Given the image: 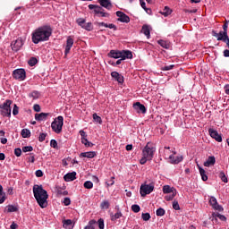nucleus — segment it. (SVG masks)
<instances>
[{
  "label": "nucleus",
  "mask_w": 229,
  "mask_h": 229,
  "mask_svg": "<svg viewBox=\"0 0 229 229\" xmlns=\"http://www.w3.org/2000/svg\"><path fill=\"white\" fill-rule=\"evenodd\" d=\"M218 176L222 180V182H224V183H228V177H226L225 172H220Z\"/></svg>",
  "instance_id": "obj_45"
},
{
  "label": "nucleus",
  "mask_w": 229,
  "mask_h": 229,
  "mask_svg": "<svg viewBox=\"0 0 229 229\" xmlns=\"http://www.w3.org/2000/svg\"><path fill=\"white\" fill-rule=\"evenodd\" d=\"M111 76H112V78L116 80V81H118V83H124V77H123V75H121L119 72H112Z\"/></svg>",
  "instance_id": "obj_18"
},
{
  "label": "nucleus",
  "mask_w": 229,
  "mask_h": 229,
  "mask_svg": "<svg viewBox=\"0 0 229 229\" xmlns=\"http://www.w3.org/2000/svg\"><path fill=\"white\" fill-rule=\"evenodd\" d=\"M176 155V152H173V154H171L169 156V162L170 164H180V162H182L183 161V156H174Z\"/></svg>",
  "instance_id": "obj_14"
},
{
  "label": "nucleus",
  "mask_w": 229,
  "mask_h": 229,
  "mask_svg": "<svg viewBox=\"0 0 229 229\" xmlns=\"http://www.w3.org/2000/svg\"><path fill=\"white\" fill-rule=\"evenodd\" d=\"M140 3L141 8H143V10L147 12V13L148 12H151V9L146 8V2H144V0H140Z\"/></svg>",
  "instance_id": "obj_54"
},
{
  "label": "nucleus",
  "mask_w": 229,
  "mask_h": 229,
  "mask_svg": "<svg viewBox=\"0 0 229 229\" xmlns=\"http://www.w3.org/2000/svg\"><path fill=\"white\" fill-rule=\"evenodd\" d=\"M133 108L134 110H136L138 114H146V112H148V109H146V106L140 104V102L134 103Z\"/></svg>",
  "instance_id": "obj_16"
},
{
  "label": "nucleus",
  "mask_w": 229,
  "mask_h": 229,
  "mask_svg": "<svg viewBox=\"0 0 229 229\" xmlns=\"http://www.w3.org/2000/svg\"><path fill=\"white\" fill-rule=\"evenodd\" d=\"M131 210L135 214H139V212H140V206H139L137 204H134V205L131 206Z\"/></svg>",
  "instance_id": "obj_48"
},
{
  "label": "nucleus",
  "mask_w": 229,
  "mask_h": 229,
  "mask_svg": "<svg viewBox=\"0 0 229 229\" xmlns=\"http://www.w3.org/2000/svg\"><path fill=\"white\" fill-rule=\"evenodd\" d=\"M171 153H174L171 150V147H165V149H164L165 158H168L169 159V157H171V155H172Z\"/></svg>",
  "instance_id": "obj_35"
},
{
  "label": "nucleus",
  "mask_w": 229,
  "mask_h": 229,
  "mask_svg": "<svg viewBox=\"0 0 229 229\" xmlns=\"http://www.w3.org/2000/svg\"><path fill=\"white\" fill-rule=\"evenodd\" d=\"M89 10H94L95 15H98V17H110V14L108 13H105L103 7L98 4H89Z\"/></svg>",
  "instance_id": "obj_7"
},
{
  "label": "nucleus",
  "mask_w": 229,
  "mask_h": 229,
  "mask_svg": "<svg viewBox=\"0 0 229 229\" xmlns=\"http://www.w3.org/2000/svg\"><path fill=\"white\" fill-rule=\"evenodd\" d=\"M76 22L81 26V28H83V26H85V19L83 18L77 19Z\"/></svg>",
  "instance_id": "obj_52"
},
{
  "label": "nucleus",
  "mask_w": 229,
  "mask_h": 229,
  "mask_svg": "<svg viewBox=\"0 0 229 229\" xmlns=\"http://www.w3.org/2000/svg\"><path fill=\"white\" fill-rule=\"evenodd\" d=\"M209 205L214 210H217V212H223V210H225V208H223V206L217 203V199H216V197L209 198Z\"/></svg>",
  "instance_id": "obj_10"
},
{
  "label": "nucleus",
  "mask_w": 229,
  "mask_h": 229,
  "mask_svg": "<svg viewBox=\"0 0 229 229\" xmlns=\"http://www.w3.org/2000/svg\"><path fill=\"white\" fill-rule=\"evenodd\" d=\"M100 208H102V210H108V208H110V201L103 200L100 203Z\"/></svg>",
  "instance_id": "obj_33"
},
{
  "label": "nucleus",
  "mask_w": 229,
  "mask_h": 229,
  "mask_svg": "<svg viewBox=\"0 0 229 229\" xmlns=\"http://www.w3.org/2000/svg\"><path fill=\"white\" fill-rule=\"evenodd\" d=\"M82 29L86 30V31H92V30H94V25H92V22L84 23Z\"/></svg>",
  "instance_id": "obj_39"
},
{
  "label": "nucleus",
  "mask_w": 229,
  "mask_h": 229,
  "mask_svg": "<svg viewBox=\"0 0 229 229\" xmlns=\"http://www.w3.org/2000/svg\"><path fill=\"white\" fill-rule=\"evenodd\" d=\"M107 56L109 58H122L123 57V52L121 50H111L108 54Z\"/></svg>",
  "instance_id": "obj_17"
},
{
  "label": "nucleus",
  "mask_w": 229,
  "mask_h": 229,
  "mask_svg": "<svg viewBox=\"0 0 229 229\" xmlns=\"http://www.w3.org/2000/svg\"><path fill=\"white\" fill-rule=\"evenodd\" d=\"M172 69H174V64L161 67V71H172Z\"/></svg>",
  "instance_id": "obj_56"
},
{
  "label": "nucleus",
  "mask_w": 229,
  "mask_h": 229,
  "mask_svg": "<svg viewBox=\"0 0 229 229\" xmlns=\"http://www.w3.org/2000/svg\"><path fill=\"white\" fill-rule=\"evenodd\" d=\"M223 31L228 33V21H225L223 25Z\"/></svg>",
  "instance_id": "obj_64"
},
{
  "label": "nucleus",
  "mask_w": 229,
  "mask_h": 229,
  "mask_svg": "<svg viewBox=\"0 0 229 229\" xmlns=\"http://www.w3.org/2000/svg\"><path fill=\"white\" fill-rule=\"evenodd\" d=\"M50 146L51 148H54V149H58V142L56 141V140H51Z\"/></svg>",
  "instance_id": "obj_51"
},
{
  "label": "nucleus",
  "mask_w": 229,
  "mask_h": 229,
  "mask_svg": "<svg viewBox=\"0 0 229 229\" xmlns=\"http://www.w3.org/2000/svg\"><path fill=\"white\" fill-rule=\"evenodd\" d=\"M199 171L201 176V180L203 182H207V180H208V176L207 175V171H205V169H203L201 166H199Z\"/></svg>",
  "instance_id": "obj_29"
},
{
  "label": "nucleus",
  "mask_w": 229,
  "mask_h": 229,
  "mask_svg": "<svg viewBox=\"0 0 229 229\" xmlns=\"http://www.w3.org/2000/svg\"><path fill=\"white\" fill-rule=\"evenodd\" d=\"M29 98H32V99H38L40 98V92L33 90L29 94Z\"/></svg>",
  "instance_id": "obj_37"
},
{
  "label": "nucleus",
  "mask_w": 229,
  "mask_h": 229,
  "mask_svg": "<svg viewBox=\"0 0 229 229\" xmlns=\"http://www.w3.org/2000/svg\"><path fill=\"white\" fill-rule=\"evenodd\" d=\"M157 44H159L161 47H164V49H169V47H171V43L167 40L159 39L157 41Z\"/></svg>",
  "instance_id": "obj_27"
},
{
  "label": "nucleus",
  "mask_w": 229,
  "mask_h": 229,
  "mask_svg": "<svg viewBox=\"0 0 229 229\" xmlns=\"http://www.w3.org/2000/svg\"><path fill=\"white\" fill-rule=\"evenodd\" d=\"M98 223L99 229H105V220L103 218L98 219Z\"/></svg>",
  "instance_id": "obj_55"
},
{
  "label": "nucleus",
  "mask_w": 229,
  "mask_h": 229,
  "mask_svg": "<svg viewBox=\"0 0 229 229\" xmlns=\"http://www.w3.org/2000/svg\"><path fill=\"white\" fill-rule=\"evenodd\" d=\"M14 155H15L16 157H21V155H22V150H21L20 148H15V149H14Z\"/></svg>",
  "instance_id": "obj_63"
},
{
  "label": "nucleus",
  "mask_w": 229,
  "mask_h": 229,
  "mask_svg": "<svg viewBox=\"0 0 229 229\" xmlns=\"http://www.w3.org/2000/svg\"><path fill=\"white\" fill-rule=\"evenodd\" d=\"M13 115H19V106H17L15 104L13 108Z\"/></svg>",
  "instance_id": "obj_61"
},
{
  "label": "nucleus",
  "mask_w": 229,
  "mask_h": 229,
  "mask_svg": "<svg viewBox=\"0 0 229 229\" xmlns=\"http://www.w3.org/2000/svg\"><path fill=\"white\" fill-rule=\"evenodd\" d=\"M13 78L18 81H24L26 80V70L20 68L13 72Z\"/></svg>",
  "instance_id": "obj_8"
},
{
  "label": "nucleus",
  "mask_w": 229,
  "mask_h": 229,
  "mask_svg": "<svg viewBox=\"0 0 229 229\" xmlns=\"http://www.w3.org/2000/svg\"><path fill=\"white\" fill-rule=\"evenodd\" d=\"M173 208H174V210H180V204H178L177 200H174Z\"/></svg>",
  "instance_id": "obj_60"
},
{
  "label": "nucleus",
  "mask_w": 229,
  "mask_h": 229,
  "mask_svg": "<svg viewBox=\"0 0 229 229\" xmlns=\"http://www.w3.org/2000/svg\"><path fill=\"white\" fill-rule=\"evenodd\" d=\"M98 3L100 6H103V8H106L107 10H110L112 8V3L110 0H98Z\"/></svg>",
  "instance_id": "obj_25"
},
{
  "label": "nucleus",
  "mask_w": 229,
  "mask_h": 229,
  "mask_svg": "<svg viewBox=\"0 0 229 229\" xmlns=\"http://www.w3.org/2000/svg\"><path fill=\"white\" fill-rule=\"evenodd\" d=\"M174 191H176V189H174V188H173V187H171V186H169V185H165V186L163 187V192H164V194H171V193H174Z\"/></svg>",
  "instance_id": "obj_30"
},
{
  "label": "nucleus",
  "mask_w": 229,
  "mask_h": 229,
  "mask_svg": "<svg viewBox=\"0 0 229 229\" xmlns=\"http://www.w3.org/2000/svg\"><path fill=\"white\" fill-rule=\"evenodd\" d=\"M213 37H216V40H220L224 42L228 38V32H225L221 30L219 33H217L216 30L212 31Z\"/></svg>",
  "instance_id": "obj_12"
},
{
  "label": "nucleus",
  "mask_w": 229,
  "mask_h": 229,
  "mask_svg": "<svg viewBox=\"0 0 229 229\" xmlns=\"http://www.w3.org/2000/svg\"><path fill=\"white\" fill-rule=\"evenodd\" d=\"M141 31L142 33H144L145 36H147V38H149V37H151V29H149V26L143 25Z\"/></svg>",
  "instance_id": "obj_28"
},
{
  "label": "nucleus",
  "mask_w": 229,
  "mask_h": 229,
  "mask_svg": "<svg viewBox=\"0 0 229 229\" xmlns=\"http://www.w3.org/2000/svg\"><path fill=\"white\" fill-rule=\"evenodd\" d=\"M21 135L23 139H30L31 137V131L29 129H22Z\"/></svg>",
  "instance_id": "obj_31"
},
{
  "label": "nucleus",
  "mask_w": 229,
  "mask_h": 229,
  "mask_svg": "<svg viewBox=\"0 0 229 229\" xmlns=\"http://www.w3.org/2000/svg\"><path fill=\"white\" fill-rule=\"evenodd\" d=\"M80 133L81 135V143L86 146V144L89 142V140H87V133L83 131H81Z\"/></svg>",
  "instance_id": "obj_38"
},
{
  "label": "nucleus",
  "mask_w": 229,
  "mask_h": 229,
  "mask_svg": "<svg viewBox=\"0 0 229 229\" xmlns=\"http://www.w3.org/2000/svg\"><path fill=\"white\" fill-rule=\"evenodd\" d=\"M37 64H38V60L37 59V57H30L28 61V64L30 65V67H35Z\"/></svg>",
  "instance_id": "obj_36"
},
{
  "label": "nucleus",
  "mask_w": 229,
  "mask_h": 229,
  "mask_svg": "<svg viewBox=\"0 0 229 229\" xmlns=\"http://www.w3.org/2000/svg\"><path fill=\"white\" fill-rule=\"evenodd\" d=\"M13 102L10 99L5 100L0 105V114L3 117H12V104Z\"/></svg>",
  "instance_id": "obj_4"
},
{
  "label": "nucleus",
  "mask_w": 229,
  "mask_h": 229,
  "mask_svg": "<svg viewBox=\"0 0 229 229\" xmlns=\"http://www.w3.org/2000/svg\"><path fill=\"white\" fill-rule=\"evenodd\" d=\"M176 197V191H174L171 195H166L165 197V201H173L174 198Z\"/></svg>",
  "instance_id": "obj_44"
},
{
  "label": "nucleus",
  "mask_w": 229,
  "mask_h": 229,
  "mask_svg": "<svg viewBox=\"0 0 229 229\" xmlns=\"http://www.w3.org/2000/svg\"><path fill=\"white\" fill-rule=\"evenodd\" d=\"M56 195L57 196H68L69 191L62 190V188H57L56 190Z\"/></svg>",
  "instance_id": "obj_40"
},
{
  "label": "nucleus",
  "mask_w": 229,
  "mask_h": 229,
  "mask_svg": "<svg viewBox=\"0 0 229 229\" xmlns=\"http://www.w3.org/2000/svg\"><path fill=\"white\" fill-rule=\"evenodd\" d=\"M6 210H7V212H17V210H19V208L13 205H9L6 207Z\"/></svg>",
  "instance_id": "obj_46"
},
{
  "label": "nucleus",
  "mask_w": 229,
  "mask_h": 229,
  "mask_svg": "<svg viewBox=\"0 0 229 229\" xmlns=\"http://www.w3.org/2000/svg\"><path fill=\"white\" fill-rule=\"evenodd\" d=\"M156 216H157L158 217H162V216H165V209L162 208H157L156 211Z\"/></svg>",
  "instance_id": "obj_42"
},
{
  "label": "nucleus",
  "mask_w": 229,
  "mask_h": 229,
  "mask_svg": "<svg viewBox=\"0 0 229 229\" xmlns=\"http://www.w3.org/2000/svg\"><path fill=\"white\" fill-rule=\"evenodd\" d=\"M22 151H23V153H28L30 151H33V147H31V146L23 147Z\"/></svg>",
  "instance_id": "obj_57"
},
{
  "label": "nucleus",
  "mask_w": 229,
  "mask_h": 229,
  "mask_svg": "<svg viewBox=\"0 0 229 229\" xmlns=\"http://www.w3.org/2000/svg\"><path fill=\"white\" fill-rule=\"evenodd\" d=\"M208 133L212 139L216 140V142H223V136H221L217 131L210 128L208 129Z\"/></svg>",
  "instance_id": "obj_13"
},
{
  "label": "nucleus",
  "mask_w": 229,
  "mask_h": 229,
  "mask_svg": "<svg viewBox=\"0 0 229 229\" xmlns=\"http://www.w3.org/2000/svg\"><path fill=\"white\" fill-rule=\"evenodd\" d=\"M121 217H123V213L117 211L114 215H111V221H117V219H121Z\"/></svg>",
  "instance_id": "obj_34"
},
{
  "label": "nucleus",
  "mask_w": 229,
  "mask_h": 229,
  "mask_svg": "<svg viewBox=\"0 0 229 229\" xmlns=\"http://www.w3.org/2000/svg\"><path fill=\"white\" fill-rule=\"evenodd\" d=\"M123 60H124V59L121 58V59L117 60L116 63H112V61H109V64L114 65V66L121 65L123 64Z\"/></svg>",
  "instance_id": "obj_59"
},
{
  "label": "nucleus",
  "mask_w": 229,
  "mask_h": 229,
  "mask_svg": "<svg viewBox=\"0 0 229 229\" xmlns=\"http://www.w3.org/2000/svg\"><path fill=\"white\" fill-rule=\"evenodd\" d=\"M93 120L95 123H98V124H103V119H101V116L98 115V114H93Z\"/></svg>",
  "instance_id": "obj_41"
},
{
  "label": "nucleus",
  "mask_w": 229,
  "mask_h": 229,
  "mask_svg": "<svg viewBox=\"0 0 229 229\" xmlns=\"http://www.w3.org/2000/svg\"><path fill=\"white\" fill-rule=\"evenodd\" d=\"M98 26H104V28H109V30H114V31L117 30V26L114 23H105V22H97Z\"/></svg>",
  "instance_id": "obj_23"
},
{
  "label": "nucleus",
  "mask_w": 229,
  "mask_h": 229,
  "mask_svg": "<svg viewBox=\"0 0 229 229\" xmlns=\"http://www.w3.org/2000/svg\"><path fill=\"white\" fill-rule=\"evenodd\" d=\"M51 128L55 133H62V128H64V116H57L52 122Z\"/></svg>",
  "instance_id": "obj_5"
},
{
  "label": "nucleus",
  "mask_w": 229,
  "mask_h": 229,
  "mask_svg": "<svg viewBox=\"0 0 229 229\" xmlns=\"http://www.w3.org/2000/svg\"><path fill=\"white\" fill-rule=\"evenodd\" d=\"M33 194L37 203L41 208H47V199L49 198V195L47 194V191L44 190L42 185L35 184L33 186Z\"/></svg>",
  "instance_id": "obj_2"
},
{
  "label": "nucleus",
  "mask_w": 229,
  "mask_h": 229,
  "mask_svg": "<svg viewBox=\"0 0 229 229\" xmlns=\"http://www.w3.org/2000/svg\"><path fill=\"white\" fill-rule=\"evenodd\" d=\"M155 151H157L155 144H153V142H148L142 150V158L140 160V164L144 165L148 160H153Z\"/></svg>",
  "instance_id": "obj_3"
},
{
  "label": "nucleus",
  "mask_w": 229,
  "mask_h": 229,
  "mask_svg": "<svg viewBox=\"0 0 229 229\" xmlns=\"http://www.w3.org/2000/svg\"><path fill=\"white\" fill-rule=\"evenodd\" d=\"M6 201V193L3 191V185L0 184V205Z\"/></svg>",
  "instance_id": "obj_32"
},
{
  "label": "nucleus",
  "mask_w": 229,
  "mask_h": 229,
  "mask_svg": "<svg viewBox=\"0 0 229 229\" xmlns=\"http://www.w3.org/2000/svg\"><path fill=\"white\" fill-rule=\"evenodd\" d=\"M49 115V113H40L35 114L36 121H46Z\"/></svg>",
  "instance_id": "obj_24"
},
{
  "label": "nucleus",
  "mask_w": 229,
  "mask_h": 229,
  "mask_svg": "<svg viewBox=\"0 0 229 229\" xmlns=\"http://www.w3.org/2000/svg\"><path fill=\"white\" fill-rule=\"evenodd\" d=\"M133 58V54L130 50H122V59L123 60H131Z\"/></svg>",
  "instance_id": "obj_21"
},
{
  "label": "nucleus",
  "mask_w": 229,
  "mask_h": 229,
  "mask_svg": "<svg viewBox=\"0 0 229 229\" xmlns=\"http://www.w3.org/2000/svg\"><path fill=\"white\" fill-rule=\"evenodd\" d=\"M216 164V157L210 156L208 157L207 161L204 162L205 167H210V165H214Z\"/></svg>",
  "instance_id": "obj_22"
},
{
  "label": "nucleus",
  "mask_w": 229,
  "mask_h": 229,
  "mask_svg": "<svg viewBox=\"0 0 229 229\" xmlns=\"http://www.w3.org/2000/svg\"><path fill=\"white\" fill-rule=\"evenodd\" d=\"M96 155V151L81 152L80 154V158H94Z\"/></svg>",
  "instance_id": "obj_19"
},
{
  "label": "nucleus",
  "mask_w": 229,
  "mask_h": 229,
  "mask_svg": "<svg viewBox=\"0 0 229 229\" xmlns=\"http://www.w3.org/2000/svg\"><path fill=\"white\" fill-rule=\"evenodd\" d=\"M46 137H47V133L41 132L38 137L39 142H44V140H46Z\"/></svg>",
  "instance_id": "obj_53"
},
{
  "label": "nucleus",
  "mask_w": 229,
  "mask_h": 229,
  "mask_svg": "<svg viewBox=\"0 0 229 229\" xmlns=\"http://www.w3.org/2000/svg\"><path fill=\"white\" fill-rule=\"evenodd\" d=\"M63 226H64V228H69V226H72V220H71V219L64 220Z\"/></svg>",
  "instance_id": "obj_43"
},
{
  "label": "nucleus",
  "mask_w": 229,
  "mask_h": 229,
  "mask_svg": "<svg viewBox=\"0 0 229 229\" xmlns=\"http://www.w3.org/2000/svg\"><path fill=\"white\" fill-rule=\"evenodd\" d=\"M53 35V29L49 25H43L36 29L31 34L33 44H40V42H47Z\"/></svg>",
  "instance_id": "obj_1"
},
{
  "label": "nucleus",
  "mask_w": 229,
  "mask_h": 229,
  "mask_svg": "<svg viewBox=\"0 0 229 229\" xmlns=\"http://www.w3.org/2000/svg\"><path fill=\"white\" fill-rule=\"evenodd\" d=\"M116 16L118 17L117 21L119 22H125V24L130 22V16L121 11L116 12Z\"/></svg>",
  "instance_id": "obj_15"
},
{
  "label": "nucleus",
  "mask_w": 229,
  "mask_h": 229,
  "mask_svg": "<svg viewBox=\"0 0 229 229\" xmlns=\"http://www.w3.org/2000/svg\"><path fill=\"white\" fill-rule=\"evenodd\" d=\"M153 191H155V184L153 183L141 184L140 188V193L142 198L148 196V194H151Z\"/></svg>",
  "instance_id": "obj_6"
},
{
  "label": "nucleus",
  "mask_w": 229,
  "mask_h": 229,
  "mask_svg": "<svg viewBox=\"0 0 229 229\" xmlns=\"http://www.w3.org/2000/svg\"><path fill=\"white\" fill-rule=\"evenodd\" d=\"M24 46V40H22V38H18L16 40L13 41L11 43V47L13 51H21V48Z\"/></svg>",
  "instance_id": "obj_9"
},
{
  "label": "nucleus",
  "mask_w": 229,
  "mask_h": 229,
  "mask_svg": "<svg viewBox=\"0 0 229 229\" xmlns=\"http://www.w3.org/2000/svg\"><path fill=\"white\" fill-rule=\"evenodd\" d=\"M35 174L37 178H42L44 176V172H42V170H37Z\"/></svg>",
  "instance_id": "obj_62"
},
{
  "label": "nucleus",
  "mask_w": 229,
  "mask_h": 229,
  "mask_svg": "<svg viewBox=\"0 0 229 229\" xmlns=\"http://www.w3.org/2000/svg\"><path fill=\"white\" fill-rule=\"evenodd\" d=\"M63 203L64 207H69L71 205V199L69 197L64 198Z\"/></svg>",
  "instance_id": "obj_58"
},
{
  "label": "nucleus",
  "mask_w": 229,
  "mask_h": 229,
  "mask_svg": "<svg viewBox=\"0 0 229 229\" xmlns=\"http://www.w3.org/2000/svg\"><path fill=\"white\" fill-rule=\"evenodd\" d=\"M64 182H74L76 180V172L68 173L64 176Z\"/></svg>",
  "instance_id": "obj_20"
},
{
  "label": "nucleus",
  "mask_w": 229,
  "mask_h": 229,
  "mask_svg": "<svg viewBox=\"0 0 229 229\" xmlns=\"http://www.w3.org/2000/svg\"><path fill=\"white\" fill-rule=\"evenodd\" d=\"M115 177H111L109 180H107V182H106L107 187H112V185H114V183H115Z\"/></svg>",
  "instance_id": "obj_50"
},
{
  "label": "nucleus",
  "mask_w": 229,
  "mask_h": 229,
  "mask_svg": "<svg viewBox=\"0 0 229 229\" xmlns=\"http://www.w3.org/2000/svg\"><path fill=\"white\" fill-rule=\"evenodd\" d=\"M141 219H143V221H149L151 215H149V213H142Z\"/></svg>",
  "instance_id": "obj_49"
},
{
  "label": "nucleus",
  "mask_w": 229,
  "mask_h": 229,
  "mask_svg": "<svg viewBox=\"0 0 229 229\" xmlns=\"http://www.w3.org/2000/svg\"><path fill=\"white\" fill-rule=\"evenodd\" d=\"M83 186H84V189H93L94 183L90 181H86Z\"/></svg>",
  "instance_id": "obj_47"
},
{
  "label": "nucleus",
  "mask_w": 229,
  "mask_h": 229,
  "mask_svg": "<svg viewBox=\"0 0 229 229\" xmlns=\"http://www.w3.org/2000/svg\"><path fill=\"white\" fill-rule=\"evenodd\" d=\"M74 46V38H72V36H68L66 40V46L64 49V55L67 56L69 53H71V49Z\"/></svg>",
  "instance_id": "obj_11"
},
{
  "label": "nucleus",
  "mask_w": 229,
  "mask_h": 229,
  "mask_svg": "<svg viewBox=\"0 0 229 229\" xmlns=\"http://www.w3.org/2000/svg\"><path fill=\"white\" fill-rule=\"evenodd\" d=\"M164 17H169L173 13V9H170L169 6H165L163 11L159 12Z\"/></svg>",
  "instance_id": "obj_26"
}]
</instances>
